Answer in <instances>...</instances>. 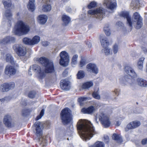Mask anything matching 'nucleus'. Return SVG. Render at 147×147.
I'll return each instance as SVG.
<instances>
[{"mask_svg": "<svg viewBox=\"0 0 147 147\" xmlns=\"http://www.w3.org/2000/svg\"><path fill=\"white\" fill-rule=\"evenodd\" d=\"M143 51H144L145 52H147V49H146L145 48H142Z\"/></svg>", "mask_w": 147, "mask_h": 147, "instance_id": "59", "label": "nucleus"}, {"mask_svg": "<svg viewBox=\"0 0 147 147\" xmlns=\"http://www.w3.org/2000/svg\"><path fill=\"white\" fill-rule=\"evenodd\" d=\"M100 41L101 45L103 48L108 47L109 43L106 37H101L100 38Z\"/></svg>", "mask_w": 147, "mask_h": 147, "instance_id": "23", "label": "nucleus"}, {"mask_svg": "<svg viewBox=\"0 0 147 147\" xmlns=\"http://www.w3.org/2000/svg\"><path fill=\"white\" fill-rule=\"evenodd\" d=\"M142 143L143 145H144L147 144V138H146L142 140Z\"/></svg>", "mask_w": 147, "mask_h": 147, "instance_id": "54", "label": "nucleus"}, {"mask_svg": "<svg viewBox=\"0 0 147 147\" xmlns=\"http://www.w3.org/2000/svg\"><path fill=\"white\" fill-rule=\"evenodd\" d=\"M103 4L108 9L112 10L115 7L116 3L115 0H104Z\"/></svg>", "mask_w": 147, "mask_h": 147, "instance_id": "12", "label": "nucleus"}, {"mask_svg": "<svg viewBox=\"0 0 147 147\" xmlns=\"http://www.w3.org/2000/svg\"><path fill=\"white\" fill-rule=\"evenodd\" d=\"M62 19L64 24L67 25L70 21V18L68 16L65 15H63L62 16Z\"/></svg>", "mask_w": 147, "mask_h": 147, "instance_id": "25", "label": "nucleus"}, {"mask_svg": "<svg viewBox=\"0 0 147 147\" xmlns=\"http://www.w3.org/2000/svg\"><path fill=\"white\" fill-rule=\"evenodd\" d=\"M31 70V67H30V69L28 70V73L29 74H30V75H31L32 74L31 73V71H30Z\"/></svg>", "mask_w": 147, "mask_h": 147, "instance_id": "58", "label": "nucleus"}, {"mask_svg": "<svg viewBox=\"0 0 147 147\" xmlns=\"http://www.w3.org/2000/svg\"><path fill=\"white\" fill-rule=\"evenodd\" d=\"M112 137L113 140L116 141L118 143H121L122 142V138L120 135L114 134Z\"/></svg>", "mask_w": 147, "mask_h": 147, "instance_id": "27", "label": "nucleus"}, {"mask_svg": "<svg viewBox=\"0 0 147 147\" xmlns=\"http://www.w3.org/2000/svg\"><path fill=\"white\" fill-rule=\"evenodd\" d=\"M119 16L126 18L127 23L129 26L131 27V30L132 29L133 26H134L136 29H139L142 26V19L139 14L137 12L134 13L132 19L131 18L128 12H121L119 14Z\"/></svg>", "mask_w": 147, "mask_h": 147, "instance_id": "2", "label": "nucleus"}, {"mask_svg": "<svg viewBox=\"0 0 147 147\" xmlns=\"http://www.w3.org/2000/svg\"><path fill=\"white\" fill-rule=\"evenodd\" d=\"M9 90L13 89L15 86V84L14 82H11L7 84Z\"/></svg>", "mask_w": 147, "mask_h": 147, "instance_id": "48", "label": "nucleus"}, {"mask_svg": "<svg viewBox=\"0 0 147 147\" xmlns=\"http://www.w3.org/2000/svg\"><path fill=\"white\" fill-rule=\"evenodd\" d=\"M86 63V59L84 57H82L80 61L79 65L82 67L85 65Z\"/></svg>", "mask_w": 147, "mask_h": 147, "instance_id": "38", "label": "nucleus"}, {"mask_svg": "<svg viewBox=\"0 0 147 147\" xmlns=\"http://www.w3.org/2000/svg\"><path fill=\"white\" fill-rule=\"evenodd\" d=\"M51 9V6L50 5L45 4L42 6V10L45 12H47Z\"/></svg>", "mask_w": 147, "mask_h": 147, "instance_id": "32", "label": "nucleus"}, {"mask_svg": "<svg viewBox=\"0 0 147 147\" xmlns=\"http://www.w3.org/2000/svg\"><path fill=\"white\" fill-rule=\"evenodd\" d=\"M39 23L42 24H45L47 21V17L45 15H39L38 18Z\"/></svg>", "mask_w": 147, "mask_h": 147, "instance_id": "21", "label": "nucleus"}, {"mask_svg": "<svg viewBox=\"0 0 147 147\" xmlns=\"http://www.w3.org/2000/svg\"><path fill=\"white\" fill-rule=\"evenodd\" d=\"M88 13L91 15H94L96 18L102 19L105 16V10L103 8L100 7L95 10H89Z\"/></svg>", "mask_w": 147, "mask_h": 147, "instance_id": "8", "label": "nucleus"}, {"mask_svg": "<svg viewBox=\"0 0 147 147\" xmlns=\"http://www.w3.org/2000/svg\"><path fill=\"white\" fill-rule=\"evenodd\" d=\"M138 84L142 87L147 86V82L145 80L142 78H138L137 79Z\"/></svg>", "mask_w": 147, "mask_h": 147, "instance_id": "26", "label": "nucleus"}, {"mask_svg": "<svg viewBox=\"0 0 147 147\" xmlns=\"http://www.w3.org/2000/svg\"><path fill=\"white\" fill-rule=\"evenodd\" d=\"M12 121V119L10 115H6L5 116L3 119V122L6 127H11V126Z\"/></svg>", "mask_w": 147, "mask_h": 147, "instance_id": "17", "label": "nucleus"}, {"mask_svg": "<svg viewBox=\"0 0 147 147\" xmlns=\"http://www.w3.org/2000/svg\"><path fill=\"white\" fill-rule=\"evenodd\" d=\"M87 98L85 97H80L78 98V100L79 102H82L86 100Z\"/></svg>", "mask_w": 147, "mask_h": 147, "instance_id": "50", "label": "nucleus"}, {"mask_svg": "<svg viewBox=\"0 0 147 147\" xmlns=\"http://www.w3.org/2000/svg\"><path fill=\"white\" fill-rule=\"evenodd\" d=\"M118 46L117 45H115L113 47V52L114 54L116 53L118 51Z\"/></svg>", "mask_w": 147, "mask_h": 147, "instance_id": "49", "label": "nucleus"}, {"mask_svg": "<svg viewBox=\"0 0 147 147\" xmlns=\"http://www.w3.org/2000/svg\"><path fill=\"white\" fill-rule=\"evenodd\" d=\"M34 1V0H29L28 4L27 5L28 9L32 11H33L35 9Z\"/></svg>", "mask_w": 147, "mask_h": 147, "instance_id": "24", "label": "nucleus"}, {"mask_svg": "<svg viewBox=\"0 0 147 147\" xmlns=\"http://www.w3.org/2000/svg\"><path fill=\"white\" fill-rule=\"evenodd\" d=\"M96 5V2L94 1H92L91 2L89 5H88V7L89 9H91L95 7Z\"/></svg>", "mask_w": 147, "mask_h": 147, "instance_id": "47", "label": "nucleus"}, {"mask_svg": "<svg viewBox=\"0 0 147 147\" xmlns=\"http://www.w3.org/2000/svg\"><path fill=\"white\" fill-rule=\"evenodd\" d=\"M36 94V93L35 91H31L28 93V96L30 98H33L34 97Z\"/></svg>", "mask_w": 147, "mask_h": 147, "instance_id": "45", "label": "nucleus"}, {"mask_svg": "<svg viewBox=\"0 0 147 147\" xmlns=\"http://www.w3.org/2000/svg\"><path fill=\"white\" fill-rule=\"evenodd\" d=\"M44 110L42 109L40 113V115L37 116L36 118V120H38L40 119L41 117L44 115Z\"/></svg>", "mask_w": 147, "mask_h": 147, "instance_id": "46", "label": "nucleus"}, {"mask_svg": "<svg viewBox=\"0 0 147 147\" xmlns=\"http://www.w3.org/2000/svg\"><path fill=\"white\" fill-rule=\"evenodd\" d=\"M60 86L62 89L65 90H68L70 89L69 82L67 80H61Z\"/></svg>", "mask_w": 147, "mask_h": 147, "instance_id": "16", "label": "nucleus"}, {"mask_svg": "<svg viewBox=\"0 0 147 147\" xmlns=\"http://www.w3.org/2000/svg\"><path fill=\"white\" fill-rule=\"evenodd\" d=\"M9 97H6L4 98L0 99V100L1 102H4L5 101H7L9 99Z\"/></svg>", "mask_w": 147, "mask_h": 147, "instance_id": "53", "label": "nucleus"}, {"mask_svg": "<svg viewBox=\"0 0 147 147\" xmlns=\"http://www.w3.org/2000/svg\"><path fill=\"white\" fill-rule=\"evenodd\" d=\"M5 16L7 18H11L12 16V14L10 10H7L6 11L5 13Z\"/></svg>", "mask_w": 147, "mask_h": 147, "instance_id": "39", "label": "nucleus"}, {"mask_svg": "<svg viewBox=\"0 0 147 147\" xmlns=\"http://www.w3.org/2000/svg\"><path fill=\"white\" fill-rule=\"evenodd\" d=\"M95 147H104V144L102 142H97L94 144Z\"/></svg>", "mask_w": 147, "mask_h": 147, "instance_id": "43", "label": "nucleus"}, {"mask_svg": "<svg viewBox=\"0 0 147 147\" xmlns=\"http://www.w3.org/2000/svg\"><path fill=\"white\" fill-rule=\"evenodd\" d=\"M120 124L121 123L119 121H117L116 122V125L117 126H119L120 125Z\"/></svg>", "mask_w": 147, "mask_h": 147, "instance_id": "56", "label": "nucleus"}, {"mask_svg": "<svg viewBox=\"0 0 147 147\" xmlns=\"http://www.w3.org/2000/svg\"><path fill=\"white\" fill-rule=\"evenodd\" d=\"M7 84L5 83L1 86V90L3 92H7L9 90Z\"/></svg>", "mask_w": 147, "mask_h": 147, "instance_id": "34", "label": "nucleus"}, {"mask_svg": "<svg viewBox=\"0 0 147 147\" xmlns=\"http://www.w3.org/2000/svg\"><path fill=\"white\" fill-rule=\"evenodd\" d=\"M95 110V108L93 106H91L87 108H84L82 109L81 111L84 113L91 114Z\"/></svg>", "mask_w": 147, "mask_h": 147, "instance_id": "20", "label": "nucleus"}, {"mask_svg": "<svg viewBox=\"0 0 147 147\" xmlns=\"http://www.w3.org/2000/svg\"><path fill=\"white\" fill-rule=\"evenodd\" d=\"M144 60V58L142 57L140 58L138 63V68L141 70L142 69L143 67V61Z\"/></svg>", "mask_w": 147, "mask_h": 147, "instance_id": "33", "label": "nucleus"}, {"mask_svg": "<svg viewBox=\"0 0 147 147\" xmlns=\"http://www.w3.org/2000/svg\"><path fill=\"white\" fill-rule=\"evenodd\" d=\"M92 95L93 97L96 99L99 100L100 99V96L98 92H94Z\"/></svg>", "mask_w": 147, "mask_h": 147, "instance_id": "40", "label": "nucleus"}, {"mask_svg": "<svg viewBox=\"0 0 147 147\" xmlns=\"http://www.w3.org/2000/svg\"><path fill=\"white\" fill-rule=\"evenodd\" d=\"M34 125L36 127V135L38 137L39 141L41 142L40 144H42L43 146H45L47 144V140L45 137L42 136L40 122L39 121L36 122Z\"/></svg>", "mask_w": 147, "mask_h": 147, "instance_id": "6", "label": "nucleus"}, {"mask_svg": "<svg viewBox=\"0 0 147 147\" xmlns=\"http://www.w3.org/2000/svg\"><path fill=\"white\" fill-rule=\"evenodd\" d=\"M93 85V83L92 82H86L83 84L82 88L83 89H88Z\"/></svg>", "mask_w": 147, "mask_h": 147, "instance_id": "30", "label": "nucleus"}, {"mask_svg": "<svg viewBox=\"0 0 147 147\" xmlns=\"http://www.w3.org/2000/svg\"><path fill=\"white\" fill-rule=\"evenodd\" d=\"M65 73H66V74H67V71H65L63 72V74L64 75Z\"/></svg>", "mask_w": 147, "mask_h": 147, "instance_id": "61", "label": "nucleus"}, {"mask_svg": "<svg viewBox=\"0 0 147 147\" xmlns=\"http://www.w3.org/2000/svg\"><path fill=\"white\" fill-rule=\"evenodd\" d=\"M141 124L140 122L138 121H134L131 122L128 124L125 128V131H127L129 129L136 128Z\"/></svg>", "mask_w": 147, "mask_h": 147, "instance_id": "13", "label": "nucleus"}, {"mask_svg": "<svg viewBox=\"0 0 147 147\" xmlns=\"http://www.w3.org/2000/svg\"><path fill=\"white\" fill-rule=\"evenodd\" d=\"M97 119L100 121L101 123L105 127H108L111 125V122L109 117L105 114L102 113L96 117L95 120L97 123L98 122Z\"/></svg>", "mask_w": 147, "mask_h": 147, "instance_id": "7", "label": "nucleus"}, {"mask_svg": "<svg viewBox=\"0 0 147 147\" xmlns=\"http://www.w3.org/2000/svg\"><path fill=\"white\" fill-rule=\"evenodd\" d=\"M2 3L5 8L9 7L11 6V2L10 0H3Z\"/></svg>", "mask_w": 147, "mask_h": 147, "instance_id": "31", "label": "nucleus"}, {"mask_svg": "<svg viewBox=\"0 0 147 147\" xmlns=\"http://www.w3.org/2000/svg\"><path fill=\"white\" fill-rule=\"evenodd\" d=\"M78 57V56L77 55H74L72 59V65H75L77 63V59Z\"/></svg>", "mask_w": 147, "mask_h": 147, "instance_id": "44", "label": "nucleus"}, {"mask_svg": "<svg viewBox=\"0 0 147 147\" xmlns=\"http://www.w3.org/2000/svg\"><path fill=\"white\" fill-rule=\"evenodd\" d=\"M16 70L12 66L8 65L6 66L5 71V74L8 75H13L16 73Z\"/></svg>", "mask_w": 147, "mask_h": 147, "instance_id": "15", "label": "nucleus"}, {"mask_svg": "<svg viewBox=\"0 0 147 147\" xmlns=\"http://www.w3.org/2000/svg\"><path fill=\"white\" fill-rule=\"evenodd\" d=\"M119 23H120V24L121 23V22H117V24H118Z\"/></svg>", "mask_w": 147, "mask_h": 147, "instance_id": "63", "label": "nucleus"}, {"mask_svg": "<svg viewBox=\"0 0 147 147\" xmlns=\"http://www.w3.org/2000/svg\"><path fill=\"white\" fill-rule=\"evenodd\" d=\"M42 45L45 47L48 46L49 44V43L47 41H45L41 42Z\"/></svg>", "mask_w": 147, "mask_h": 147, "instance_id": "51", "label": "nucleus"}, {"mask_svg": "<svg viewBox=\"0 0 147 147\" xmlns=\"http://www.w3.org/2000/svg\"><path fill=\"white\" fill-rule=\"evenodd\" d=\"M15 41V39L14 37L11 36H7L0 41V44H5L13 42Z\"/></svg>", "mask_w": 147, "mask_h": 147, "instance_id": "19", "label": "nucleus"}, {"mask_svg": "<svg viewBox=\"0 0 147 147\" xmlns=\"http://www.w3.org/2000/svg\"><path fill=\"white\" fill-rule=\"evenodd\" d=\"M102 52L106 55H109L111 54L110 49L108 47H105L102 49Z\"/></svg>", "mask_w": 147, "mask_h": 147, "instance_id": "35", "label": "nucleus"}, {"mask_svg": "<svg viewBox=\"0 0 147 147\" xmlns=\"http://www.w3.org/2000/svg\"><path fill=\"white\" fill-rule=\"evenodd\" d=\"M71 113V110L67 108L62 110L60 113L61 118L63 124H67L70 121L72 118Z\"/></svg>", "mask_w": 147, "mask_h": 147, "instance_id": "5", "label": "nucleus"}, {"mask_svg": "<svg viewBox=\"0 0 147 147\" xmlns=\"http://www.w3.org/2000/svg\"><path fill=\"white\" fill-rule=\"evenodd\" d=\"M104 140L105 142L107 143H108L109 141V138L107 136H105L104 137Z\"/></svg>", "mask_w": 147, "mask_h": 147, "instance_id": "52", "label": "nucleus"}, {"mask_svg": "<svg viewBox=\"0 0 147 147\" xmlns=\"http://www.w3.org/2000/svg\"><path fill=\"white\" fill-rule=\"evenodd\" d=\"M104 32L107 36H109L111 34L110 29L109 26L105 27L104 29Z\"/></svg>", "mask_w": 147, "mask_h": 147, "instance_id": "41", "label": "nucleus"}, {"mask_svg": "<svg viewBox=\"0 0 147 147\" xmlns=\"http://www.w3.org/2000/svg\"><path fill=\"white\" fill-rule=\"evenodd\" d=\"M119 90L118 89H115L114 91V92L115 93V94L116 95L117 94L118 95L119 94Z\"/></svg>", "mask_w": 147, "mask_h": 147, "instance_id": "55", "label": "nucleus"}, {"mask_svg": "<svg viewBox=\"0 0 147 147\" xmlns=\"http://www.w3.org/2000/svg\"><path fill=\"white\" fill-rule=\"evenodd\" d=\"M31 111L30 109H24L22 110V113L23 115L25 116Z\"/></svg>", "mask_w": 147, "mask_h": 147, "instance_id": "42", "label": "nucleus"}, {"mask_svg": "<svg viewBox=\"0 0 147 147\" xmlns=\"http://www.w3.org/2000/svg\"><path fill=\"white\" fill-rule=\"evenodd\" d=\"M125 71L127 74L131 77H134L136 74L134 70L129 65H126L125 67Z\"/></svg>", "mask_w": 147, "mask_h": 147, "instance_id": "18", "label": "nucleus"}, {"mask_svg": "<svg viewBox=\"0 0 147 147\" xmlns=\"http://www.w3.org/2000/svg\"><path fill=\"white\" fill-rule=\"evenodd\" d=\"M13 49L19 56H23L26 54V49L22 45L15 44L13 46Z\"/></svg>", "mask_w": 147, "mask_h": 147, "instance_id": "9", "label": "nucleus"}, {"mask_svg": "<svg viewBox=\"0 0 147 147\" xmlns=\"http://www.w3.org/2000/svg\"><path fill=\"white\" fill-rule=\"evenodd\" d=\"M32 45H34L38 44L40 41V38L38 36H35L31 39Z\"/></svg>", "mask_w": 147, "mask_h": 147, "instance_id": "28", "label": "nucleus"}, {"mask_svg": "<svg viewBox=\"0 0 147 147\" xmlns=\"http://www.w3.org/2000/svg\"><path fill=\"white\" fill-rule=\"evenodd\" d=\"M5 59L6 61L9 62L12 65L15 64L16 62L14 61L13 58L11 54H6Z\"/></svg>", "mask_w": 147, "mask_h": 147, "instance_id": "22", "label": "nucleus"}, {"mask_svg": "<svg viewBox=\"0 0 147 147\" xmlns=\"http://www.w3.org/2000/svg\"><path fill=\"white\" fill-rule=\"evenodd\" d=\"M87 44L88 45V46L89 47H92V45L91 44L90 42H88L87 43Z\"/></svg>", "mask_w": 147, "mask_h": 147, "instance_id": "57", "label": "nucleus"}, {"mask_svg": "<svg viewBox=\"0 0 147 147\" xmlns=\"http://www.w3.org/2000/svg\"><path fill=\"white\" fill-rule=\"evenodd\" d=\"M60 64L64 66H67L69 61V57L68 54L65 51H63L60 53Z\"/></svg>", "mask_w": 147, "mask_h": 147, "instance_id": "10", "label": "nucleus"}, {"mask_svg": "<svg viewBox=\"0 0 147 147\" xmlns=\"http://www.w3.org/2000/svg\"><path fill=\"white\" fill-rule=\"evenodd\" d=\"M87 71L90 72H92L96 74L98 72V69L94 64L90 63L86 66Z\"/></svg>", "mask_w": 147, "mask_h": 147, "instance_id": "14", "label": "nucleus"}, {"mask_svg": "<svg viewBox=\"0 0 147 147\" xmlns=\"http://www.w3.org/2000/svg\"><path fill=\"white\" fill-rule=\"evenodd\" d=\"M77 127L80 131L81 138L85 141L89 140L96 134L92 124L88 121L80 120L78 122Z\"/></svg>", "mask_w": 147, "mask_h": 147, "instance_id": "1", "label": "nucleus"}, {"mask_svg": "<svg viewBox=\"0 0 147 147\" xmlns=\"http://www.w3.org/2000/svg\"><path fill=\"white\" fill-rule=\"evenodd\" d=\"M39 61L40 63L44 66L45 72L51 73L54 71L53 63L52 62L49 61L48 59L42 57L39 58Z\"/></svg>", "mask_w": 147, "mask_h": 147, "instance_id": "4", "label": "nucleus"}, {"mask_svg": "<svg viewBox=\"0 0 147 147\" xmlns=\"http://www.w3.org/2000/svg\"><path fill=\"white\" fill-rule=\"evenodd\" d=\"M22 104L24 105H26V103L25 102H24V104H23L22 103Z\"/></svg>", "mask_w": 147, "mask_h": 147, "instance_id": "60", "label": "nucleus"}, {"mask_svg": "<svg viewBox=\"0 0 147 147\" xmlns=\"http://www.w3.org/2000/svg\"><path fill=\"white\" fill-rule=\"evenodd\" d=\"M90 147H95V146H94H94H92Z\"/></svg>", "mask_w": 147, "mask_h": 147, "instance_id": "62", "label": "nucleus"}, {"mask_svg": "<svg viewBox=\"0 0 147 147\" xmlns=\"http://www.w3.org/2000/svg\"><path fill=\"white\" fill-rule=\"evenodd\" d=\"M121 81V82L125 84H127L128 83H129L130 84H131V82L133 81L134 80L133 79L128 78L127 77H125L123 78V80L122 79H120Z\"/></svg>", "mask_w": 147, "mask_h": 147, "instance_id": "29", "label": "nucleus"}, {"mask_svg": "<svg viewBox=\"0 0 147 147\" xmlns=\"http://www.w3.org/2000/svg\"><path fill=\"white\" fill-rule=\"evenodd\" d=\"M32 70L38 74L39 78L43 79L46 76L45 69H41L40 67L37 65H34L32 67Z\"/></svg>", "mask_w": 147, "mask_h": 147, "instance_id": "11", "label": "nucleus"}, {"mask_svg": "<svg viewBox=\"0 0 147 147\" xmlns=\"http://www.w3.org/2000/svg\"><path fill=\"white\" fill-rule=\"evenodd\" d=\"M77 78L78 79H81L83 78L85 76V74L84 71L82 70L79 71L77 75Z\"/></svg>", "mask_w": 147, "mask_h": 147, "instance_id": "36", "label": "nucleus"}, {"mask_svg": "<svg viewBox=\"0 0 147 147\" xmlns=\"http://www.w3.org/2000/svg\"><path fill=\"white\" fill-rule=\"evenodd\" d=\"M23 42L25 44L32 45L31 39L28 38H24L23 39Z\"/></svg>", "mask_w": 147, "mask_h": 147, "instance_id": "37", "label": "nucleus"}, {"mask_svg": "<svg viewBox=\"0 0 147 147\" xmlns=\"http://www.w3.org/2000/svg\"><path fill=\"white\" fill-rule=\"evenodd\" d=\"M15 33L16 34H27L30 30V27L28 25L25 24L22 21H18L15 26Z\"/></svg>", "mask_w": 147, "mask_h": 147, "instance_id": "3", "label": "nucleus"}, {"mask_svg": "<svg viewBox=\"0 0 147 147\" xmlns=\"http://www.w3.org/2000/svg\"><path fill=\"white\" fill-rule=\"evenodd\" d=\"M1 122H0V126L1 125Z\"/></svg>", "mask_w": 147, "mask_h": 147, "instance_id": "64", "label": "nucleus"}]
</instances>
